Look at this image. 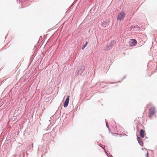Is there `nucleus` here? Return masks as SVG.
<instances>
[{
    "mask_svg": "<svg viewBox=\"0 0 157 157\" xmlns=\"http://www.w3.org/2000/svg\"><path fill=\"white\" fill-rule=\"evenodd\" d=\"M140 134L141 137L142 138H144L146 135L145 131L142 129L140 130Z\"/></svg>",
    "mask_w": 157,
    "mask_h": 157,
    "instance_id": "obj_5",
    "label": "nucleus"
},
{
    "mask_svg": "<svg viewBox=\"0 0 157 157\" xmlns=\"http://www.w3.org/2000/svg\"><path fill=\"white\" fill-rule=\"evenodd\" d=\"M146 156L147 157H149V156H148V152H147L146 154Z\"/></svg>",
    "mask_w": 157,
    "mask_h": 157,
    "instance_id": "obj_8",
    "label": "nucleus"
},
{
    "mask_svg": "<svg viewBox=\"0 0 157 157\" xmlns=\"http://www.w3.org/2000/svg\"><path fill=\"white\" fill-rule=\"evenodd\" d=\"M137 44L136 40L134 39H132L130 41L129 44L131 46H135Z\"/></svg>",
    "mask_w": 157,
    "mask_h": 157,
    "instance_id": "obj_3",
    "label": "nucleus"
},
{
    "mask_svg": "<svg viewBox=\"0 0 157 157\" xmlns=\"http://www.w3.org/2000/svg\"><path fill=\"white\" fill-rule=\"evenodd\" d=\"M137 140L140 144L141 146H143L144 144L142 139L140 137H137Z\"/></svg>",
    "mask_w": 157,
    "mask_h": 157,
    "instance_id": "obj_6",
    "label": "nucleus"
},
{
    "mask_svg": "<svg viewBox=\"0 0 157 157\" xmlns=\"http://www.w3.org/2000/svg\"><path fill=\"white\" fill-rule=\"evenodd\" d=\"M155 113V109L154 107H151L149 110V116L150 117L153 116Z\"/></svg>",
    "mask_w": 157,
    "mask_h": 157,
    "instance_id": "obj_2",
    "label": "nucleus"
},
{
    "mask_svg": "<svg viewBox=\"0 0 157 157\" xmlns=\"http://www.w3.org/2000/svg\"><path fill=\"white\" fill-rule=\"evenodd\" d=\"M88 44V42H86L85 45L82 47V49H83L86 47Z\"/></svg>",
    "mask_w": 157,
    "mask_h": 157,
    "instance_id": "obj_7",
    "label": "nucleus"
},
{
    "mask_svg": "<svg viewBox=\"0 0 157 157\" xmlns=\"http://www.w3.org/2000/svg\"><path fill=\"white\" fill-rule=\"evenodd\" d=\"M69 97L70 96L68 95L64 102L63 106L65 107H66L68 105L69 100Z\"/></svg>",
    "mask_w": 157,
    "mask_h": 157,
    "instance_id": "obj_4",
    "label": "nucleus"
},
{
    "mask_svg": "<svg viewBox=\"0 0 157 157\" xmlns=\"http://www.w3.org/2000/svg\"><path fill=\"white\" fill-rule=\"evenodd\" d=\"M125 16V13L123 12H121L117 16V20L121 21L123 19Z\"/></svg>",
    "mask_w": 157,
    "mask_h": 157,
    "instance_id": "obj_1",
    "label": "nucleus"
}]
</instances>
